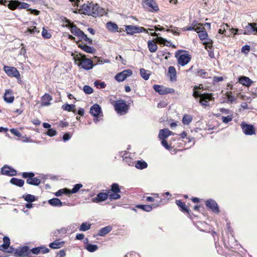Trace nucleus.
<instances>
[{"mask_svg": "<svg viewBox=\"0 0 257 257\" xmlns=\"http://www.w3.org/2000/svg\"><path fill=\"white\" fill-rule=\"evenodd\" d=\"M170 130L168 128L161 129L159 131L158 138L160 140H165L170 136Z\"/></svg>", "mask_w": 257, "mask_h": 257, "instance_id": "nucleus-26", "label": "nucleus"}, {"mask_svg": "<svg viewBox=\"0 0 257 257\" xmlns=\"http://www.w3.org/2000/svg\"><path fill=\"white\" fill-rule=\"evenodd\" d=\"M194 74L196 76H200L202 78H207L208 76V73L206 72L204 69H197L194 70Z\"/></svg>", "mask_w": 257, "mask_h": 257, "instance_id": "nucleus-35", "label": "nucleus"}, {"mask_svg": "<svg viewBox=\"0 0 257 257\" xmlns=\"http://www.w3.org/2000/svg\"><path fill=\"white\" fill-rule=\"evenodd\" d=\"M143 6L150 12H158L159 10V7L154 0H145L143 2Z\"/></svg>", "mask_w": 257, "mask_h": 257, "instance_id": "nucleus-6", "label": "nucleus"}, {"mask_svg": "<svg viewBox=\"0 0 257 257\" xmlns=\"http://www.w3.org/2000/svg\"><path fill=\"white\" fill-rule=\"evenodd\" d=\"M10 183L17 186L22 187L24 184V181L21 179L17 178H12L10 180Z\"/></svg>", "mask_w": 257, "mask_h": 257, "instance_id": "nucleus-30", "label": "nucleus"}, {"mask_svg": "<svg viewBox=\"0 0 257 257\" xmlns=\"http://www.w3.org/2000/svg\"><path fill=\"white\" fill-rule=\"evenodd\" d=\"M114 106L115 110L120 114L126 113L128 109V105H127L125 101L122 99L117 100Z\"/></svg>", "mask_w": 257, "mask_h": 257, "instance_id": "nucleus-5", "label": "nucleus"}, {"mask_svg": "<svg viewBox=\"0 0 257 257\" xmlns=\"http://www.w3.org/2000/svg\"><path fill=\"white\" fill-rule=\"evenodd\" d=\"M250 50V47L249 45H246L243 46L241 48V52L245 54H248Z\"/></svg>", "mask_w": 257, "mask_h": 257, "instance_id": "nucleus-63", "label": "nucleus"}, {"mask_svg": "<svg viewBox=\"0 0 257 257\" xmlns=\"http://www.w3.org/2000/svg\"><path fill=\"white\" fill-rule=\"evenodd\" d=\"M75 107V105L73 104H68L66 103L62 105V108L63 110L68 111H73L74 113H75V110H74V108Z\"/></svg>", "mask_w": 257, "mask_h": 257, "instance_id": "nucleus-39", "label": "nucleus"}, {"mask_svg": "<svg viewBox=\"0 0 257 257\" xmlns=\"http://www.w3.org/2000/svg\"><path fill=\"white\" fill-rule=\"evenodd\" d=\"M72 137V135L70 133H66L63 136V140L64 142L67 141L70 139Z\"/></svg>", "mask_w": 257, "mask_h": 257, "instance_id": "nucleus-64", "label": "nucleus"}, {"mask_svg": "<svg viewBox=\"0 0 257 257\" xmlns=\"http://www.w3.org/2000/svg\"><path fill=\"white\" fill-rule=\"evenodd\" d=\"M27 31L31 34H35L36 33H39V31H38V29L35 26L28 28Z\"/></svg>", "mask_w": 257, "mask_h": 257, "instance_id": "nucleus-58", "label": "nucleus"}, {"mask_svg": "<svg viewBox=\"0 0 257 257\" xmlns=\"http://www.w3.org/2000/svg\"><path fill=\"white\" fill-rule=\"evenodd\" d=\"M231 92H229V93L227 92V94H226L227 99L228 102L232 103L233 102L235 101L236 98L235 96L232 95L231 94Z\"/></svg>", "mask_w": 257, "mask_h": 257, "instance_id": "nucleus-56", "label": "nucleus"}, {"mask_svg": "<svg viewBox=\"0 0 257 257\" xmlns=\"http://www.w3.org/2000/svg\"><path fill=\"white\" fill-rule=\"evenodd\" d=\"M10 132L12 134L17 137H21L22 136V134L17 128H11Z\"/></svg>", "mask_w": 257, "mask_h": 257, "instance_id": "nucleus-61", "label": "nucleus"}, {"mask_svg": "<svg viewBox=\"0 0 257 257\" xmlns=\"http://www.w3.org/2000/svg\"><path fill=\"white\" fill-rule=\"evenodd\" d=\"M153 88L155 91L161 95L173 93L175 92V90L173 88H168L164 86L157 84L154 85Z\"/></svg>", "mask_w": 257, "mask_h": 257, "instance_id": "nucleus-9", "label": "nucleus"}, {"mask_svg": "<svg viewBox=\"0 0 257 257\" xmlns=\"http://www.w3.org/2000/svg\"><path fill=\"white\" fill-rule=\"evenodd\" d=\"M92 3L89 4H84L81 7V11L82 13L84 15H91V8Z\"/></svg>", "mask_w": 257, "mask_h": 257, "instance_id": "nucleus-19", "label": "nucleus"}, {"mask_svg": "<svg viewBox=\"0 0 257 257\" xmlns=\"http://www.w3.org/2000/svg\"><path fill=\"white\" fill-rule=\"evenodd\" d=\"M242 131L245 135L251 136L255 134V130L253 125L242 122L240 124Z\"/></svg>", "mask_w": 257, "mask_h": 257, "instance_id": "nucleus-10", "label": "nucleus"}, {"mask_svg": "<svg viewBox=\"0 0 257 257\" xmlns=\"http://www.w3.org/2000/svg\"><path fill=\"white\" fill-rule=\"evenodd\" d=\"M19 1H12L10 2L8 6L9 8L11 10H15L18 9Z\"/></svg>", "mask_w": 257, "mask_h": 257, "instance_id": "nucleus-47", "label": "nucleus"}, {"mask_svg": "<svg viewBox=\"0 0 257 257\" xmlns=\"http://www.w3.org/2000/svg\"><path fill=\"white\" fill-rule=\"evenodd\" d=\"M125 31L127 34L134 35L135 33L145 32L148 33V30L142 27H138L132 25L125 26Z\"/></svg>", "mask_w": 257, "mask_h": 257, "instance_id": "nucleus-7", "label": "nucleus"}, {"mask_svg": "<svg viewBox=\"0 0 257 257\" xmlns=\"http://www.w3.org/2000/svg\"><path fill=\"white\" fill-rule=\"evenodd\" d=\"M232 30L233 31L232 32L234 33V35H245V31L242 29L232 28Z\"/></svg>", "mask_w": 257, "mask_h": 257, "instance_id": "nucleus-57", "label": "nucleus"}, {"mask_svg": "<svg viewBox=\"0 0 257 257\" xmlns=\"http://www.w3.org/2000/svg\"><path fill=\"white\" fill-rule=\"evenodd\" d=\"M10 169V167L6 165L4 167H2L1 169V173L3 175H7L9 176V172Z\"/></svg>", "mask_w": 257, "mask_h": 257, "instance_id": "nucleus-49", "label": "nucleus"}, {"mask_svg": "<svg viewBox=\"0 0 257 257\" xmlns=\"http://www.w3.org/2000/svg\"><path fill=\"white\" fill-rule=\"evenodd\" d=\"M81 40H84V41H86L88 44L92 45L93 44L92 43V40L87 37V36L84 34L83 32L80 37L79 38Z\"/></svg>", "mask_w": 257, "mask_h": 257, "instance_id": "nucleus-50", "label": "nucleus"}, {"mask_svg": "<svg viewBox=\"0 0 257 257\" xmlns=\"http://www.w3.org/2000/svg\"><path fill=\"white\" fill-rule=\"evenodd\" d=\"M4 70L5 73L10 77L18 78L20 77V73L14 67L4 66Z\"/></svg>", "mask_w": 257, "mask_h": 257, "instance_id": "nucleus-11", "label": "nucleus"}, {"mask_svg": "<svg viewBox=\"0 0 257 257\" xmlns=\"http://www.w3.org/2000/svg\"><path fill=\"white\" fill-rule=\"evenodd\" d=\"M148 47L149 51L152 53L155 52L158 49L156 43L152 40H150L148 42Z\"/></svg>", "mask_w": 257, "mask_h": 257, "instance_id": "nucleus-36", "label": "nucleus"}, {"mask_svg": "<svg viewBox=\"0 0 257 257\" xmlns=\"http://www.w3.org/2000/svg\"><path fill=\"white\" fill-rule=\"evenodd\" d=\"M200 86H195L194 87V90L193 93V96L194 98H197L198 97H200V98H202V97H203L205 95H206V93H201L200 92L198 91H196V90L197 89H200Z\"/></svg>", "mask_w": 257, "mask_h": 257, "instance_id": "nucleus-40", "label": "nucleus"}, {"mask_svg": "<svg viewBox=\"0 0 257 257\" xmlns=\"http://www.w3.org/2000/svg\"><path fill=\"white\" fill-rule=\"evenodd\" d=\"M245 35H249L253 32H257V24L255 23H249L245 27Z\"/></svg>", "mask_w": 257, "mask_h": 257, "instance_id": "nucleus-15", "label": "nucleus"}, {"mask_svg": "<svg viewBox=\"0 0 257 257\" xmlns=\"http://www.w3.org/2000/svg\"><path fill=\"white\" fill-rule=\"evenodd\" d=\"M85 248L89 252H93L98 249V246L96 244L88 243L85 245Z\"/></svg>", "mask_w": 257, "mask_h": 257, "instance_id": "nucleus-43", "label": "nucleus"}, {"mask_svg": "<svg viewBox=\"0 0 257 257\" xmlns=\"http://www.w3.org/2000/svg\"><path fill=\"white\" fill-rule=\"evenodd\" d=\"M176 204L180 207V210L183 212H186L189 213V209L186 206L185 203L182 202L180 200H177L176 201Z\"/></svg>", "mask_w": 257, "mask_h": 257, "instance_id": "nucleus-34", "label": "nucleus"}, {"mask_svg": "<svg viewBox=\"0 0 257 257\" xmlns=\"http://www.w3.org/2000/svg\"><path fill=\"white\" fill-rule=\"evenodd\" d=\"M101 9L97 4H92L91 8V15L94 17H96L101 15Z\"/></svg>", "mask_w": 257, "mask_h": 257, "instance_id": "nucleus-22", "label": "nucleus"}, {"mask_svg": "<svg viewBox=\"0 0 257 257\" xmlns=\"http://www.w3.org/2000/svg\"><path fill=\"white\" fill-rule=\"evenodd\" d=\"M48 203L52 206L54 207H61L63 204H65V203H63L59 199L57 198H53L52 199H49L48 201Z\"/></svg>", "mask_w": 257, "mask_h": 257, "instance_id": "nucleus-24", "label": "nucleus"}, {"mask_svg": "<svg viewBox=\"0 0 257 257\" xmlns=\"http://www.w3.org/2000/svg\"><path fill=\"white\" fill-rule=\"evenodd\" d=\"M83 90L87 94H89L93 92L92 88L87 85H84L83 86Z\"/></svg>", "mask_w": 257, "mask_h": 257, "instance_id": "nucleus-52", "label": "nucleus"}, {"mask_svg": "<svg viewBox=\"0 0 257 257\" xmlns=\"http://www.w3.org/2000/svg\"><path fill=\"white\" fill-rule=\"evenodd\" d=\"M136 207L147 212H150L152 210V206L149 205H137Z\"/></svg>", "mask_w": 257, "mask_h": 257, "instance_id": "nucleus-45", "label": "nucleus"}, {"mask_svg": "<svg viewBox=\"0 0 257 257\" xmlns=\"http://www.w3.org/2000/svg\"><path fill=\"white\" fill-rule=\"evenodd\" d=\"M150 35L152 36L157 37V42L159 43H163L164 42H167L168 43H170V42L168 41L165 39H164L161 37H159V35H160L159 33H157L156 32H153V33L151 32V33H150Z\"/></svg>", "mask_w": 257, "mask_h": 257, "instance_id": "nucleus-44", "label": "nucleus"}, {"mask_svg": "<svg viewBox=\"0 0 257 257\" xmlns=\"http://www.w3.org/2000/svg\"><path fill=\"white\" fill-rule=\"evenodd\" d=\"M168 75L170 77V81H175L176 80V71L174 66L169 67Z\"/></svg>", "mask_w": 257, "mask_h": 257, "instance_id": "nucleus-21", "label": "nucleus"}, {"mask_svg": "<svg viewBox=\"0 0 257 257\" xmlns=\"http://www.w3.org/2000/svg\"><path fill=\"white\" fill-rule=\"evenodd\" d=\"M191 56L188 54H183L179 55L178 58V63L184 66L187 64L191 60Z\"/></svg>", "mask_w": 257, "mask_h": 257, "instance_id": "nucleus-14", "label": "nucleus"}, {"mask_svg": "<svg viewBox=\"0 0 257 257\" xmlns=\"http://www.w3.org/2000/svg\"><path fill=\"white\" fill-rule=\"evenodd\" d=\"M135 166L136 168L140 170H143L147 168L148 164L145 161L140 160L137 161L135 163Z\"/></svg>", "mask_w": 257, "mask_h": 257, "instance_id": "nucleus-37", "label": "nucleus"}, {"mask_svg": "<svg viewBox=\"0 0 257 257\" xmlns=\"http://www.w3.org/2000/svg\"><path fill=\"white\" fill-rule=\"evenodd\" d=\"M193 119V117L191 115L185 114L182 118V122L184 124L188 125Z\"/></svg>", "mask_w": 257, "mask_h": 257, "instance_id": "nucleus-41", "label": "nucleus"}, {"mask_svg": "<svg viewBox=\"0 0 257 257\" xmlns=\"http://www.w3.org/2000/svg\"><path fill=\"white\" fill-rule=\"evenodd\" d=\"M10 239L8 236H5L3 237V243L0 245V250L5 252L13 253L15 255L22 257V255L19 253L21 250V247L18 248H15L10 246Z\"/></svg>", "mask_w": 257, "mask_h": 257, "instance_id": "nucleus-3", "label": "nucleus"}, {"mask_svg": "<svg viewBox=\"0 0 257 257\" xmlns=\"http://www.w3.org/2000/svg\"><path fill=\"white\" fill-rule=\"evenodd\" d=\"M42 35L43 37L45 39H49L51 37V34L49 33L48 31L44 28L43 29Z\"/></svg>", "mask_w": 257, "mask_h": 257, "instance_id": "nucleus-55", "label": "nucleus"}, {"mask_svg": "<svg viewBox=\"0 0 257 257\" xmlns=\"http://www.w3.org/2000/svg\"><path fill=\"white\" fill-rule=\"evenodd\" d=\"M22 177L24 178H30L34 177L35 174L33 172H23L22 174Z\"/></svg>", "mask_w": 257, "mask_h": 257, "instance_id": "nucleus-54", "label": "nucleus"}, {"mask_svg": "<svg viewBox=\"0 0 257 257\" xmlns=\"http://www.w3.org/2000/svg\"><path fill=\"white\" fill-rule=\"evenodd\" d=\"M203 44L205 46V48L206 50H208L209 48H211L212 47L213 41L211 39H208V41L203 42Z\"/></svg>", "mask_w": 257, "mask_h": 257, "instance_id": "nucleus-51", "label": "nucleus"}, {"mask_svg": "<svg viewBox=\"0 0 257 257\" xmlns=\"http://www.w3.org/2000/svg\"><path fill=\"white\" fill-rule=\"evenodd\" d=\"M71 32L75 36L80 38L83 32L76 25H72L70 28Z\"/></svg>", "mask_w": 257, "mask_h": 257, "instance_id": "nucleus-28", "label": "nucleus"}, {"mask_svg": "<svg viewBox=\"0 0 257 257\" xmlns=\"http://www.w3.org/2000/svg\"><path fill=\"white\" fill-rule=\"evenodd\" d=\"M26 183L30 185L38 186L41 183V180L37 177H33L30 178H28L26 180Z\"/></svg>", "mask_w": 257, "mask_h": 257, "instance_id": "nucleus-32", "label": "nucleus"}, {"mask_svg": "<svg viewBox=\"0 0 257 257\" xmlns=\"http://www.w3.org/2000/svg\"><path fill=\"white\" fill-rule=\"evenodd\" d=\"M90 113L94 117L93 121L95 123L99 120L98 117L102 116L101 107L97 104H95L91 107Z\"/></svg>", "mask_w": 257, "mask_h": 257, "instance_id": "nucleus-8", "label": "nucleus"}, {"mask_svg": "<svg viewBox=\"0 0 257 257\" xmlns=\"http://www.w3.org/2000/svg\"><path fill=\"white\" fill-rule=\"evenodd\" d=\"M77 61L79 62V63L77 64L78 66L81 67V68L86 70L92 69L94 66L93 61L89 58L81 60L80 58L77 57V58H75V63L76 64Z\"/></svg>", "mask_w": 257, "mask_h": 257, "instance_id": "nucleus-4", "label": "nucleus"}, {"mask_svg": "<svg viewBox=\"0 0 257 257\" xmlns=\"http://www.w3.org/2000/svg\"><path fill=\"white\" fill-rule=\"evenodd\" d=\"M91 226V224L89 222H83L80 226L79 230L81 231H86L89 230Z\"/></svg>", "mask_w": 257, "mask_h": 257, "instance_id": "nucleus-42", "label": "nucleus"}, {"mask_svg": "<svg viewBox=\"0 0 257 257\" xmlns=\"http://www.w3.org/2000/svg\"><path fill=\"white\" fill-rule=\"evenodd\" d=\"M94 84L96 87L99 86L100 88H104L106 86V84L104 82H100L98 81H95Z\"/></svg>", "mask_w": 257, "mask_h": 257, "instance_id": "nucleus-62", "label": "nucleus"}, {"mask_svg": "<svg viewBox=\"0 0 257 257\" xmlns=\"http://www.w3.org/2000/svg\"><path fill=\"white\" fill-rule=\"evenodd\" d=\"M52 100V96L48 94H45L42 97L41 99V105L42 106H49L50 104V101Z\"/></svg>", "mask_w": 257, "mask_h": 257, "instance_id": "nucleus-20", "label": "nucleus"}, {"mask_svg": "<svg viewBox=\"0 0 257 257\" xmlns=\"http://www.w3.org/2000/svg\"><path fill=\"white\" fill-rule=\"evenodd\" d=\"M110 187L106 193L100 192L97 194L96 197L92 198V202L99 203L106 200L108 198L111 200L120 198L121 196L119 193L121 191L119 185L116 183H113Z\"/></svg>", "mask_w": 257, "mask_h": 257, "instance_id": "nucleus-1", "label": "nucleus"}, {"mask_svg": "<svg viewBox=\"0 0 257 257\" xmlns=\"http://www.w3.org/2000/svg\"><path fill=\"white\" fill-rule=\"evenodd\" d=\"M213 99L214 97L212 93H206L202 98H200L199 102L203 106H208L209 105L208 101Z\"/></svg>", "mask_w": 257, "mask_h": 257, "instance_id": "nucleus-16", "label": "nucleus"}, {"mask_svg": "<svg viewBox=\"0 0 257 257\" xmlns=\"http://www.w3.org/2000/svg\"><path fill=\"white\" fill-rule=\"evenodd\" d=\"M13 91L11 89H7L4 96V100L8 103H12L14 100Z\"/></svg>", "mask_w": 257, "mask_h": 257, "instance_id": "nucleus-17", "label": "nucleus"}, {"mask_svg": "<svg viewBox=\"0 0 257 257\" xmlns=\"http://www.w3.org/2000/svg\"><path fill=\"white\" fill-rule=\"evenodd\" d=\"M238 82L242 85L249 87L253 83V81L248 77L242 76L239 77Z\"/></svg>", "mask_w": 257, "mask_h": 257, "instance_id": "nucleus-18", "label": "nucleus"}, {"mask_svg": "<svg viewBox=\"0 0 257 257\" xmlns=\"http://www.w3.org/2000/svg\"><path fill=\"white\" fill-rule=\"evenodd\" d=\"M64 242L60 241V239H56L49 244L51 248L57 249L62 247L64 245Z\"/></svg>", "mask_w": 257, "mask_h": 257, "instance_id": "nucleus-29", "label": "nucleus"}, {"mask_svg": "<svg viewBox=\"0 0 257 257\" xmlns=\"http://www.w3.org/2000/svg\"><path fill=\"white\" fill-rule=\"evenodd\" d=\"M49 249L43 245L36 247L30 249L28 246H23L21 247V250L19 252L20 255H22V257L28 256L30 253H32L35 255L39 254H44L49 252Z\"/></svg>", "mask_w": 257, "mask_h": 257, "instance_id": "nucleus-2", "label": "nucleus"}, {"mask_svg": "<svg viewBox=\"0 0 257 257\" xmlns=\"http://www.w3.org/2000/svg\"><path fill=\"white\" fill-rule=\"evenodd\" d=\"M22 198H24V199L26 201L28 202L32 203L33 202L38 199V197L30 194H24L22 196Z\"/></svg>", "mask_w": 257, "mask_h": 257, "instance_id": "nucleus-31", "label": "nucleus"}, {"mask_svg": "<svg viewBox=\"0 0 257 257\" xmlns=\"http://www.w3.org/2000/svg\"><path fill=\"white\" fill-rule=\"evenodd\" d=\"M29 6H30V5L27 3L19 2V5H18V9H27V11H28V9H29Z\"/></svg>", "mask_w": 257, "mask_h": 257, "instance_id": "nucleus-53", "label": "nucleus"}, {"mask_svg": "<svg viewBox=\"0 0 257 257\" xmlns=\"http://www.w3.org/2000/svg\"><path fill=\"white\" fill-rule=\"evenodd\" d=\"M78 47L81 49L84 52L88 53L93 54L94 53V52L96 51V49L94 48L87 45H82L81 44H78Z\"/></svg>", "mask_w": 257, "mask_h": 257, "instance_id": "nucleus-23", "label": "nucleus"}, {"mask_svg": "<svg viewBox=\"0 0 257 257\" xmlns=\"http://www.w3.org/2000/svg\"><path fill=\"white\" fill-rule=\"evenodd\" d=\"M112 229V227L111 226H106L99 230L97 235L99 236H104L106 234H108L109 232H110Z\"/></svg>", "mask_w": 257, "mask_h": 257, "instance_id": "nucleus-25", "label": "nucleus"}, {"mask_svg": "<svg viewBox=\"0 0 257 257\" xmlns=\"http://www.w3.org/2000/svg\"><path fill=\"white\" fill-rule=\"evenodd\" d=\"M83 186L81 183H78L74 185L73 188L71 190V192L72 194L76 193Z\"/></svg>", "mask_w": 257, "mask_h": 257, "instance_id": "nucleus-48", "label": "nucleus"}, {"mask_svg": "<svg viewBox=\"0 0 257 257\" xmlns=\"http://www.w3.org/2000/svg\"><path fill=\"white\" fill-rule=\"evenodd\" d=\"M107 29L111 32H118V27L114 23L109 22L106 23Z\"/></svg>", "mask_w": 257, "mask_h": 257, "instance_id": "nucleus-33", "label": "nucleus"}, {"mask_svg": "<svg viewBox=\"0 0 257 257\" xmlns=\"http://www.w3.org/2000/svg\"><path fill=\"white\" fill-rule=\"evenodd\" d=\"M198 37L201 40H205L207 39L208 34L205 29L202 30L199 33Z\"/></svg>", "mask_w": 257, "mask_h": 257, "instance_id": "nucleus-46", "label": "nucleus"}, {"mask_svg": "<svg viewBox=\"0 0 257 257\" xmlns=\"http://www.w3.org/2000/svg\"><path fill=\"white\" fill-rule=\"evenodd\" d=\"M46 134L50 137H53L57 134V132L53 128H49Z\"/></svg>", "mask_w": 257, "mask_h": 257, "instance_id": "nucleus-60", "label": "nucleus"}, {"mask_svg": "<svg viewBox=\"0 0 257 257\" xmlns=\"http://www.w3.org/2000/svg\"><path fill=\"white\" fill-rule=\"evenodd\" d=\"M233 117L231 115H227V116H222V120L223 122L227 123L232 120Z\"/></svg>", "mask_w": 257, "mask_h": 257, "instance_id": "nucleus-59", "label": "nucleus"}, {"mask_svg": "<svg viewBox=\"0 0 257 257\" xmlns=\"http://www.w3.org/2000/svg\"><path fill=\"white\" fill-rule=\"evenodd\" d=\"M205 205L207 207L210 209L213 212L218 213L220 212L218 205L216 202L212 199H207L205 201Z\"/></svg>", "mask_w": 257, "mask_h": 257, "instance_id": "nucleus-13", "label": "nucleus"}, {"mask_svg": "<svg viewBox=\"0 0 257 257\" xmlns=\"http://www.w3.org/2000/svg\"><path fill=\"white\" fill-rule=\"evenodd\" d=\"M140 75L145 80L149 79L150 75V72L149 71L145 70L144 68H141L140 69Z\"/></svg>", "mask_w": 257, "mask_h": 257, "instance_id": "nucleus-38", "label": "nucleus"}, {"mask_svg": "<svg viewBox=\"0 0 257 257\" xmlns=\"http://www.w3.org/2000/svg\"><path fill=\"white\" fill-rule=\"evenodd\" d=\"M133 74V71L131 69H125L122 72L118 73L115 76V79L118 82L124 81L127 77Z\"/></svg>", "mask_w": 257, "mask_h": 257, "instance_id": "nucleus-12", "label": "nucleus"}, {"mask_svg": "<svg viewBox=\"0 0 257 257\" xmlns=\"http://www.w3.org/2000/svg\"><path fill=\"white\" fill-rule=\"evenodd\" d=\"M127 154V153H126V152H125L124 153H121L120 155L121 157L123 158V163L128 166H133L134 165L135 162L131 158L125 156V155H126Z\"/></svg>", "mask_w": 257, "mask_h": 257, "instance_id": "nucleus-27", "label": "nucleus"}]
</instances>
